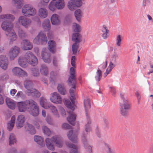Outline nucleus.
Here are the masks:
<instances>
[{"instance_id": "f257e3e1", "label": "nucleus", "mask_w": 153, "mask_h": 153, "mask_svg": "<svg viewBox=\"0 0 153 153\" xmlns=\"http://www.w3.org/2000/svg\"><path fill=\"white\" fill-rule=\"evenodd\" d=\"M17 106L19 112H24L27 111L31 115L34 117L38 116L39 114V108L37 104L32 99L18 102Z\"/></svg>"}, {"instance_id": "f03ea898", "label": "nucleus", "mask_w": 153, "mask_h": 153, "mask_svg": "<svg viewBox=\"0 0 153 153\" xmlns=\"http://www.w3.org/2000/svg\"><path fill=\"white\" fill-rule=\"evenodd\" d=\"M74 92V90L72 89H70V93L71 95L70 99L72 103L68 100H65L64 102L65 104L69 109V111H68L67 112L69 114V116L67 118V120L72 125L74 124L76 117V115L73 113L75 109L74 106L75 99Z\"/></svg>"}, {"instance_id": "7ed1b4c3", "label": "nucleus", "mask_w": 153, "mask_h": 153, "mask_svg": "<svg viewBox=\"0 0 153 153\" xmlns=\"http://www.w3.org/2000/svg\"><path fill=\"white\" fill-rule=\"evenodd\" d=\"M18 62L21 67L25 68L26 67V63L35 66L38 63L36 57L30 51H27L24 55V57L21 56L19 58Z\"/></svg>"}, {"instance_id": "20e7f679", "label": "nucleus", "mask_w": 153, "mask_h": 153, "mask_svg": "<svg viewBox=\"0 0 153 153\" xmlns=\"http://www.w3.org/2000/svg\"><path fill=\"white\" fill-rule=\"evenodd\" d=\"M1 26L2 29L6 31V34L9 38L10 43L16 40L17 36L12 29L13 25L11 22L4 21L2 23Z\"/></svg>"}, {"instance_id": "39448f33", "label": "nucleus", "mask_w": 153, "mask_h": 153, "mask_svg": "<svg viewBox=\"0 0 153 153\" xmlns=\"http://www.w3.org/2000/svg\"><path fill=\"white\" fill-rule=\"evenodd\" d=\"M84 107L86 116L87 123L85 126V129L86 132H89L91 131V121L89 117L90 109L91 105L90 100L88 97L86 98L84 100Z\"/></svg>"}, {"instance_id": "423d86ee", "label": "nucleus", "mask_w": 153, "mask_h": 153, "mask_svg": "<svg viewBox=\"0 0 153 153\" xmlns=\"http://www.w3.org/2000/svg\"><path fill=\"white\" fill-rule=\"evenodd\" d=\"M25 87L26 89V92L27 95L33 97H39L41 94L38 91L33 88V84L30 80L26 79L24 82Z\"/></svg>"}, {"instance_id": "0eeeda50", "label": "nucleus", "mask_w": 153, "mask_h": 153, "mask_svg": "<svg viewBox=\"0 0 153 153\" xmlns=\"http://www.w3.org/2000/svg\"><path fill=\"white\" fill-rule=\"evenodd\" d=\"M120 113L123 116L126 117L127 116L128 111L130 108V105L128 100H124V102H120Z\"/></svg>"}, {"instance_id": "6e6552de", "label": "nucleus", "mask_w": 153, "mask_h": 153, "mask_svg": "<svg viewBox=\"0 0 153 153\" xmlns=\"http://www.w3.org/2000/svg\"><path fill=\"white\" fill-rule=\"evenodd\" d=\"M34 43L45 45L47 42V38L46 35L42 32H40L33 40Z\"/></svg>"}, {"instance_id": "1a4fd4ad", "label": "nucleus", "mask_w": 153, "mask_h": 153, "mask_svg": "<svg viewBox=\"0 0 153 153\" xmlns=\"http://www.w3.org/2000/svg\"><path fill=\"white\" fill-rule=\"evenodd\" d=\"M22 12L25 16L30 17L35 15L36 11V10L30 5L26 4L23 7Z\"/></svg>"}, {"instance_id": "9d476101", "label": "nucleus", "mask_w": 153, "mask_h": 153, "mask_svg": "<svg viewBox=\"0 0 153 153\" xmlns=\"http://www.w3.org/2000/svg\"><path fill=\"white\" fill-rule=\"evenodd\" d=\"M68 83L72 88L75 89L76 85L77 84L76 79L75 75V69L73 67L70 68V76L68 80Z\"/></svg>"}, {"instance_id": "9b49d317", "label": "nucleus", "mask_w": 153, "mask_h": 153, "mask_svg": "<svg viewBox=\"0 0 153 153\" xmlns=\"http://www.w3.org/2000/svg\"><path fill=\"white\" fill-rule=\"evenodd\" d=\"M20 50V48L17 46L12 47L10 49L8 53L10 59L11 60H13L18 55Z\"/></svg>"}, {"instance_id": "f8f14e48", "label": "nucleus", "mask_w": 153, "mask_h": 153, "mask_svg": "<svg viewBox=\"0 0 153 153\" xmlns=\"http://www.w3.org/2000/svg\"><path fill=\"white\" fill-rule=\"evenodd\" d=\"M12 72L14 75L19 77H25L27 76V72L19 67L14 68L12 70Z\"/></svg>"}, {"instance_id": "ddd939ff", "label": "nucleus", "mask_w": 153, "mask_h": 153, "mask_svg": "<svg viewBox=\"0 0 153 153\" xmlns=\"http://www.w3.org/2000/svg\"><path fill=\"white\" fill-rule=\"evenodd\" d=\"M18 22L20 25L25 28H27L30 26L31 22L30 19L23 16L19 17Z\"/></svg>"}, {"instance_id": "4468645a", "label": "nucleus", "mask_w": 153, "mask_h": 153, "mask_svg": "<svg viewBox=\"0 0 153 153\" xmlns=\"http://www.w3.org/2000/svg\"><path fill=\"white\" fill-rule=\"evenodd\" d=\"M52 97L50 98L51 101L56 104H61L62 102V99L60 95L56 92L52 93Z\"/></svg>"}, {"instance_id": "2eb2a0df", "label": "nucleus", "mask_w": 153, "mask_h": 153, "mask_svg": "<svg viewBox=\"0 0 153 153\" xmlns=\"http://www.w3.org/2000/svg\"><path fill=\"white\" fill-rule=\"evenodd\" d=\"M51 139L56 144V146L59 148H61L63 146V141L61 137L58 135L52 137Z\"/></svg>"}, {"instance_id": "dca6fc26", "label": "nucleus", "mask_w": 153, "mask_h": 153, "mask_svg": "<svg viewBox=\"0 0 153 153\" xmlns=\"http://www.w3.org/2000/svg\"><path fill=\"white\" fill-rule=\"evenodd\" d=\"M79 126L78 125H77V130L76 132L73 133L72 130L69 131L68 136L70 140L73 143H76L77 141V131L79 130Z\"/></svg>"}, {"instance_id": "f3484780", "label": "nucleus", "mask_w": 153, "mask_h": 153, "mask_svg": "<svg viewBox=\"0 0 153 153\" xmlns=\"http://www.w3.org/2000/svg\"><path fill=\"white\" fill-rule=\"evenodd\" d=\"M22 49L25 50H31L33 48V45L28 40L25 39L22 41L21 43Z\"/></svg>"}, {"instance_id": "a211bd4d", "label": "nucleus", "mask_w": 153, "mask_h": 153, "mask_svg": "<svg viewBox=\"0 0 153 153\" xmlns=\"http://www.w3.org/2000/svg\"><path fill=\"white\" fill-rule=\"evenodd\" d=\"M8 64L7 58L5 56H0V66L3 69L5 70L7 68Z\"/></svg>"}, {"instance_id": "6ab92c4d", "label": "nucleus", "mask_w": 153, "mask_h": 153, "mask_svg": "<svg viewBox=\"0 0 153 153\" xmlns=\"http://www.w3.org/2000/svg\"><path fill=\"white\" fill-rule=\"evenodd\" d=\"M25 120V118L24 115H20L18 116L16 123V126L17 128H20L23 126Z\"/></svg>"}, {"instance_id": "aec40b11", "label": "nucleus", "mask_w": 153, "mask_h": 153, "mask_svg": "<svg viewBox=\"0 0 153 153\" xmlns=\"http://www.w3.org/2000/svg\"><path fill=\"white\" fill-rule=\"evenodd\" d=\"M41 56L42 59L45 62L48 63H50L51 62V54L45 51H42Z\"/></svg>"}, {"instance_id": "412c9836", "label": "nucleus", "mask_w": 153, "mask_h": 153, "mask_svg": "<svg viewBox=\"0 0 153 153\" xmlns=\"http://www.w3.org/2000/svg\"><path fill=\"white\" fill-rule=\"evenodd\" d=\"M15 17L14 15L10 14H6L0 16V21H1V19H7L10 22H13L15 20Z\"/></svg>"}, {"instance_id": "4be33fe9", "label": "nucleus", "mask_w": 153, "mask_h": 153, "mask_svg": "<svg viewBox=\"0 0 153 153\" xmlns=\"http://www.w3.org/2000/svg\"><path fill=\"white\" fill-rule=\"evenodd\" d=\"M72 40L75 43H79L82 39L81 35L78 33H74L72 35Z\"/></svg>"}, {"instance_id": "5701e85b", "label": "nucleus", "mask_w": 153, "mask_h": 153, "mask_svg": "<svg viewBox=\"0 0 153 153\" xmlns=\"http://www.w3.org/2000/svg\"><path fill=\"white\" fill-rule=\"evenodd\" d=\"M5 101L7 106L9 108L12 110L15 109L16 104L15 101L9 98H7L5 99Z\"/></svg>"}, {"instance_id": "b1692460", "label": "nucleus", "mask_w": 153, "mask_h": 153, "mask_svg": "<svg viewBox=\"0 0 153 153\" xmlns=\"http://www.w3.org/2000/svg\"><path fill=\"white\" fill-rule=\"evenodd\" d=\"M48 49L50 52L54 53L56 50V44L54 41L51 40L49 41L48 43Z\"/></svg>"}, {"instance_id": "393cba45", "label": "nucleus", "mask_w": 153, "mask_h": 153, "mask_svg": "<svg viewBox=\"0 0 153 153\" xmlns=\"http://www.w3.org/2000/svg\"><path fill=\"white\" fill-rule=\"evenodd\" d=\"M82 139L85 148L87 149V151L89 153H92V149L91 147L90 146H88L85 134H83L82 135Z\"/></svg>"}, {"instance_id": "a878e982", "label": "nucleus", "mask_w": 153, "mask_h": 153, "mask_svg": "<svg viewBox=\"0 0 153 153\" xmlns=\"http://www.w3.org/2000/svg\"><path fill=\"white\" fill-rule=\"evenodd\" d=\"M25 128L26 131L31 134H35L36 133V130L31 124L27 123L26 124Z\"/></svg>"}, {"instance_id": "bb28decb", "label": "nucleus", "mask_w": 153, "mask_h": 153, "mask_svg": "<svg viewBox=\"0 0 153 153\" xmlns=\"http://www.w3.org/2000/svg\"><path fill=\"white\" fill-rule=\"evenodd\" d=\"M102 37L105 39H107L109 36V30L108 29L107 27L105 25H103L102 29Z\"/></svg>"}, {"instance_id": "cd10ccee", "label": "nucleus", "mask_w": 153, "mask_h": 153, "mask_svg": "<svg viewBox=\"0 0 153 153\" xmlns=\"http://www.w3.org/2000/svg\"><path fill=\"white\" fill-rule=\"evenodd\" d=\"M42 26L45 31H48L51 28V25L50 21L48 19H45L43 22Z\"/></svg>"}, {"instance_id": "c85d7f7f", "label": "nucleus", "mask_w": 153, "mask_h": 153, "mask_svg": "<svg viewBox=\"0 0 153 153\" xmlns=\"http://www.w3.org/2000/svg\"><path fill=\"white\" fill-rule=\"evenodd\" d=\"M51 21L52 25H57L60 23L59 16L56 14H54L51 16Z\"/></svg>"}, {"instance_id": "c756f323", "label": "nucleus", "mask_w": 153, "mask_h": 153, "mask_svg": "<svg viewBox=\"0 0 153 153\" xmlns=\"http://www.w3.org/2000/svg\"><path fill=\"white\" fill-rule=\"evenodd\" d=\"M39 16L42 18L47 17L48 15V11L46 9L44 8H40L39 10Z\"/></svg>"}, {"instance_id": "7c9ffc66", "label": "nucleus", "mask_w": 153, "mask_h": 153, "mask_svg": "<svg viewBox=\"0 0 153 153\" xmlns=\"http://www.w3.org/2000/svg\"><path fill=\"white\" fill-rule=\"evenodd\" d=\"M50 82L53 84H55V79L58 76V73L56 72L51 71L50 73Z\"/></svg>"}, {"instance_id": "2f4dec72", "label": "nucleus", "mask_w": 153, "mask_h": 153, "mask_svg": "<svg viewBox=\"0 0 153 153\" xmlns=\"http://www.w3.org/2000/svg\"><path fill=\"white\" fill-rule=\"evenodd\" d=\"M15 116L14 115L13 116L11 117L10 123H8L7 125V128L9 131L12 130L15 123Z\"/></svg>"}, {"instance_id": "473e14b6", "label": "nucleus", "mask_w": 153, "mask_h": 153, "mask_svg": "<svg viewBox=\"0 0 153 153\" xmlns=\"http://www.w3.org/2000/svg\"><path fill=\"white\" fill-rule=\"evenodd\" d=\"M57 89L59 92L61 94L64 95L66 93V90L64 85L62 84H58Z\"/></svg>"}, {"instance_id": "72a5a7b5", "label": "nucleus", "mask_w": 153, "mask_h": 153, "mask_svg": "<svg viewBox=\"0 0 153 153\" xmlns=\"http://www.w3.org/2000/svg\"><path fill=\"white\" fill-rule=\"evenodd\" d=\"M46 146L47 148L50 150H54V147L53 144L51 143V140L49 138H47L45 140Z\"/></svg>"}, {"instance_id": "f704fd0d", "label": "nucleus", "mask_w": 153, "mask_h": 153, "mask_svg": "<svg viewBox=\"0 0 153 153\" xmlns=\"http://www.w3.org/2000/svg\"><path fill=\"white\" fill-rule=\"evenodd\" d=\"M34 138V141L38 144L42 146L44 145V142L43 138L39 136H35Z\"/></svg>"}, {"instance_id": "c9c22d12", "label": "nucleus", "mask_w": 153, "mask_h": 153, "mask_svg": "<svg viewBox=\"0 0 153 153\" xmlns=\"http://www.w3.org/2000/svg\"><path fill=\"white\" fill-rule=\"evenodd\" d=\"M56 7L58 9H62L65 6V3L64 0H58L55 1Z\"/></svg>"}, {"instance_id": "e433bc0d", "label": "nucleus", "mask_w": 153, "mask_h": 153, "mask_svg": "<svg viewBox=\"0 0 153 153\" xmlns=\"http://www.w3.org/2000/svg\"><path fill=\"white\" fill-rule=\"evenodd\" d=\"M66 144L68 147L71 149L70 153H78L77 148L75 145L68 142L66 143Z\"/></svg>"}, {"instance_id": "4c0bfd02", "label": "nucleus", "mask_w": 153, "mask_h": 153, "mask_svg": "<svg viewBox=\"0 0 153 153\" xmlns=\"http://www.w3.org/2000/svg\"><path fill=\"white\" fill-rule=\"evenodd\" d=\"M40 71L42 74L45 75H46L48 73V68L44 64L41 65Z\"/></svg>"}, {"instance_id": "58836bf2", "label": "nucleus", "mask_w": 153, "mask_h": 153, "mask_svg": "<svg viewBox=\"0 0 153 153\" xmlns=\"http://www.w3.org/2000/svg\"><path fill=\"white\" fill-rule=\"evenodd\" d=\"M45 107V109H47L49 108L51 111L55 115H57L58 116V112L56 107L54 106L48 104V106Z\"/></svg>"}, {"instance_id": "ea45409f", "label": "nucleus", "mask_w": 153, "mask_h": 153, "mask_svg": "<svg viewBox=\"0 0 153 153\" xmlns=\"http://www.w3.org/2000/svg\"><path fill=\"white\" fill-rule=\"evenodd\" d=\"M39 102L40 105L44 108H45V107L48 106V104L47 100L44 97H42L40 98Z\"/></svg>"}, {"instance_id": "a19ab883", "label": "nucleus", "mask_w": 153, "mask_h": 153, "mask_svg": "<svg viewBox=\"0 0 153 153\" xmlns=\"http://www.w3.org/2000/svg\"><path fill=\"white\" fill-rule=\"evenodd\" d=\"M75 17L78 22H80L82 17L81 11L80 9L76 10L74 13Z\"/></svg>"}, {"instance_id": "79ce46f5", "label": "nucleus", "mask_w": 153, "mask_h": 153, "mask_svg": "<svg viewBox=\"0 0 153 153\" xmlns=\"http://www.w3.org/2000/svg\"><path fill=\"white\" fill-rule=\"evenodd\" d=\"M74 2V0H71L69 1L68 4V7L70 10H72L76 7Z\"/></svg>"}, {"instance_id": "37998d69", "label": "nucleus", "mask_w": 153, "mask_h": 153, "mask_svg": "<svg viewBox=\"0 0 153 153\" xmlns=\"http://www.w3.org/2000/svg\"><path fill=\"white\" fill-rule=\"evenodd\" d=\"M9 144L10 145L16 143V139L14 134H10L9 137Z\"/></svg>"}, {"instance_id": "c03bdc74", "label": "nucleus", "mask_w": 153, "mask_h": 153, "mask_svg": "<svg viewBox=\"0 0 153 153\" xmlns=\"http://www.w3.org/2000/svg\"><path fill=\"white\" fill-rule=\"evenodd\" d=\"M73 27L74 31L76 33H79L81 30L80 26L76 23H74L73 24Z\"/></svg>"}, {"instance_id": "a18cd8bd", "label": "nucleus", "mask_w": 153, "mask_h": 153, "mask_svg": "<svg viewBox=\"0 0 153 153\" xmlns=\"http://www.w3.org/2000/svg\"><path fill=\"white\" fill-rule=\"evenodd\" d=\"M102 72L101 70L99 69V68H98V69L96 72L97 75L95 76V79L98 82L100 81L102 76Z\"/></svg>"}, {"instance_id": "49530a36", "label": "nucleus", "mask_w": 153, "mask_h": 153, "mask_svg": "<svg viewBox=\"0 0 153 153\" xmlns=\"http://www.w3.org/2000/svg\"><path fill=\"white\" fill-rule=\"evenodd\" d=\"M79 47V43H74L73 44L72 46V51L73 54L75 55L76 54Z\"/></svg>"}, {"instance_id": "de8ad7c7", "label": "nucleus", "mask_w": 153, "mask_h": 153, "mask_svg": "<svg viewBox=\"0 0 153 153\" xmlns=\"http://www.w3.org/2000/svg\"><path fill=\"white\" fill-rule=\"evenodd\" d=\"M42 129L44 133L48 136H49L51 134V131L48 128L45 126L42 127Z\"/></svg>"}, {"instance_id": "09e8293b", "label": "nucleus", "mask_w": 153, "mask_h": 153, "mask_svg": "<svg viewBox=\"0 0 153 153\" xmlns=\"http://www.w3.org/2000/svg\"><path fill=\"white\" fill-rule=\"evenodd\" d=\"M55 0L52 1L49 4V7L50 10L53 11L55 10L56 7Z\"/></svg>"}, {"instance_id": "8fccbe9b", "label": "nucleus", "mask_w": 153, "mask_h": 153, "mask_svg": "<svg viewBox=\"0 0 153 153\" xmlns=\"http://www.w3.org/2000/svg\"><path fill=\"white\" fill-rule=\"evenodd\" d=\"M32 73L34 76H38L39 75V70L37 68H33L32 70Z\"/></svg>"}, {"instance_id": "3c124183", "label": "nucleus", "mask_w": 153, "mask_h": 153, "mask_svg": "<svg viewBox=\"0 0 153 153\" xmlns=\"http://www.w3.org/2000/svg\"><path fill=\"white\" fill-rule=\"evenodd\" d=\"M15 4L17 5V7L18 8H20L22 5L23 2V0H13Z\"/></svg>"}, {"instance_id": "603ef678", "label": "nucleus", "mask_w": 153, "mask_h": 153, "mask_svg": "<svg viewBox=\"0 0 153 153\" xmlns=\"http://www.w3.org/2000/svg\"><path fill=\"white\" fill-rule=\"evenodd\" d=\"M19 36L21 38H23L26 36L25 32L21 29H19L18 30Z\"/></svg>"}, {"instance_id": "864d4df0", "label": "nucleus", "mask_w": 153, "mask_h": 153, "mask_svg": "<svg viewBox=\"0 0 153 153\" xmlns=\"http://www.w3.org/2000/svg\"><path fill=\"white\" fill-rule=\"evenodd\" d=\"M116 40V45L118 46H120L122 41V39L121 38V36L120 35H119L117 36Z\"/></svg>"}, {"instance_id": "5fc2aeb1", "label": "nucleus", "mask_w": 153, "mask_h": 153, "mask_svg": "<svg viewBox=\"0 0 153 153\" xmlns=\"http://www.w3.org/2000/svg\"><path fill=\"white\" fill-rule=\"evenodd\" d=\"M8 79V76L6 73L2 74L1 76L0 77V80H7Z\"/></svg>"}, {"instance_id": "6e6d98bb", "label": "nucleus", "mask_w": 153, "mask_h": 153, "mask_svg": "<svg viewBox=\"0 0 153 153\" xmlns=\"http://www.w3.org/2000/svg\"><path fill=\"white\" fill-rule=\"evenodd\" d=\"M15 97L17 98H18L19 97L23 98L24 97V95L22 91H18L15 95Z\"/></svg>"}, {"instance_id": "4d7b16f0", "label": "nucleus", "mask_w": 153, "mask_h": 153, "mask_svg": "<svg viewBox=\"0 0 153 153\" xmlns=\"http://www.w3.org/2000/svg\"><path fill=\"white\" fill-rule=\"evenodd\" d=\"M58 58L56 56L53 57V63L54 66L57 67L58 65Z\"/></svg>"}, {"instance_id": "13d9d810", "label": "nucleus", "mask_w": 153, "mask_h": 153, "mask_svg": "<svg viewBox=\"0 0 153 153\" xmlns=\"http://www.w3.org/2000/svg\"><path fill=\"white\" fill-rule=\"evenodd\" d=\"M76 7H79L81 6L82 4L81 0H74Z\"/></svg>"}, {"instance_id": "bf43d9fd", "label": "nucleus", "mask_w": 153, "mask_h": 153, "mask_svg": "<svg viewBox=\"0 0 153 153\" xmlns=\"http://www.w3.org/2000/svg\"><path fill=\"white\" fill-rule=\"evenodd\" d=\"M103 121H104V126L105 128V129L108 128V124L109 123L108 120L107 119L104 118L103 119Z\"/></svg>"}, {"instance_id": "052dcab7", "label": "nucleus", "mask_w": 153, "mask_h": 153, "mask_svg": "<svg viewBox=\"0 0 153 153\" xmlns=\"http://www.w3.org/2000/svg\"><path fill=\"white\" fill-rule=\"evenodd\" d=\"M118 55L115 53H114L112 55L111 57V61H113L114 62H116V59Z\"/></svg>"}, {"instance_id": "680f3d73", "label": "nucleus", "mask_w": 153, "mask_h": 153, "mask_svg": "<svg viewBox=\"0 0 153 153\" xmlns=\"http://www.w3.org/2000/svg\"><path fill=\"white\" fill-rule=\"evenodd\" d=\"M106 147L107 149V153H114V151L111 149L109 145H107Z\"/></svg>"}, {"instance_id": "e2e57ef3", "label": "nucleus", "mask_w": 153, "mask_h": 153, "mask_svg": "<svg viewBox=\"0 0 153 153\" xmlns=\"http://www.w3.org/2000/svg\"><path fill=\"white\" fill-rule=\"evenodd\" d=\"M111 68H108L105 72L103 74V76L104 77H105L108 74L109 72L111 71Z\"/></svg>"}, {"instance_id": "0e129e2a", "label": "nucleus", "mask_w": 153, "mask_h": 153, "mask_svg": "<svg viewBox=\"0 0 153 153\" xmlns=\"http://www.w3.org/2000/svg\"><path fill=\"white\" fill-rule=\"evenodd\" d=\"M62 127L66 129H70L71 128V126L68 124L64 123L62 124Z\"/></svg>"}, {"instance_id": "69168bd1", "label": "nucleus", "mask_w": 153, "mask_h": 153, "mask_svg": "<svg viewBox=\"0 0 153 153\" xmlns=\"http://www.w3.org/2000/svg\"><path fill=\"white\" fill-rule=\"evenodd\" d=\"M61 113L63 117H65L66 114L65 110L62 108H61L60 109Z\"/></svg>"}, {"instance_id": "338daca9", "label": "nucleus", "mask_w": 153, "mask_h": 153, "mask_svg": "<svg viewBox=\"0 0 153 153\" xmlns=\"http://www.w3.org/2000/svg\"><path fill=\"white\" fill-rule=\"evenodd\" d=\"M71 19V15L67 16L65 17V20L68 22H70Z\"/></svg>"}, {"instance_id": "774afa93", "label": "nucleus", "mask_w": 153, "mask_h": 153, "mask_svg": "<svg viewBox=\"0 0 153 153\" xmlns=\"http://www.w3.org/2000/svg\"><path fill=\"white\" fill-rule=\"evenodd\" d=\"M113 62L111 61L110 62L109 64V68H111V69H112L115 67V65L113 63Z\"/></svg>"}]
</instances>
